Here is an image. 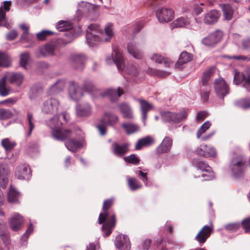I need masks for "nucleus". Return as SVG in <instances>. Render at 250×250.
<instances>
[{
	"label": "nucleus",
	"instance_id": "16",
	"mask_svg": "<svg viewBox=\"0 0 250 250\" xmlns=\"http://www.w3.org/2000/svg\"><path fill=\"white\" fill-rule=\"evenodd\" d=\"M115 245L120 250H129L131 245L128 237L126 235L119 234L115 238Z\"/></svg>",
	"mask_w": 250,
	"mask_h": 250
},
{
	"label": "nucleus",
	"instance_id": "1",
	"mask_svg": "<svg viewBox=\"0 0 250 250\" xmlns=\"http://www.w3.org/2000/svg\"><path fill=\"white\" fill-rule=\"evenodd\" d=\"M86 42L90 47L97 45L100 42H109L113 36L111 24L105 27L104 32L100 37L98 35L100 33L99 27L95 24L89 25L86 30Z\"/></svg>",
	"mask_w": 250,
	"mask_h": 250
},
{
	"label": "nucleus",
	"instance_id": "4",
	"mask_svg": "<svg viewBox=\"0 0 250 250\" xmlns=\"http://www.w3.org/2000/svg\"><path fill=\"white\" fill-rule=\"evenodd\" d=\"M247 167L246 159L241 154L234 155L229 165L231 174L235 178L242 177L247 169Z\"/></svg>",
	"mask_w": 250,
	"mask_h": 250
},
{
	"label": "nucleus",
	"instance_id": "46",
	"mask_svg": "<svg viewBox=\"0 0 250 250\" xmlns=\"http://www.w3.org/2000/svg\"><path fill=\"white\" fill-rule=\"evenodd\" d=\"M213 73V68H210L203 73L200 83V85H202V87L204 86V85H209L208 81Z\"/></svg>",
	"mask_w": 250,
	"mask_h": 250
},
{
	"label": "nucleus",
	"instance_id": "17",
	"mask_svg": "<svg viewBox=\"0 0 250 250\" xmlns=\"http://www.w3.org/2000/svg\"><path fill=\"white\" fill-rule=\"evenodd\" d=\"M15 176L19 179H29L31 173L29 166L25 164L19 165L16 168Z\"/></svg>",
	"mask_w": 250,
	"mask_h": 250
},
{
	"label": "nucleus",
	"instance_id": "31",
	"mask_svg": "<svg viewBox=\"0 0 250 250\" xmlns=\"http://www.w3.org/2000/svg\"><path fill=\"white\" fill-rule=\"evenodd\" d=\"M5 76H7V79L10 83L15 84L18 86L21 84L24 79V76L21 73H8Z\"/></svg>",
	"mask_w": 250,
	"mask_h": 250
},
{
	"label": "nucleus",
	"instance_id": "52",
	"mask_svg": "<svg viewBox=\"0 0 250 250\" xmlns=\"http://www.w3.org/2000/svg\"><path fill=\"white\" fill-rule=\"evenodd\" d=\"M201 86V95L202 100L204 101H207L208 98L209 94L210 92V86L209 85H204V86Z\"/></svg>",
	"mask_w": 250,
	"mask_h": 250
},
{
	"label": "nucleus",
	"instance_id": "15",
	"mask_svg": "<svg viewBox=\"0 0 250 250\" xmlns=\"http://www.w3.org/2000/svg\"><path fill=\"white\" fill-rule=\"evenodd\" d=\"M10 171L5 162L0 163V187L3 189L6 188L10 176Z\"/></svg>",
	"mask_w": 250,
	"mask_h": 250
},
{
	"label": "nucleus",
	"instance_id": "19",
	"mask_svg": "<svg viewBox=\"0 0 250 250\" xmlns=\"http://www.w3.org/2000/svg\"><path fill=\"white\" fill-rule=\"evenodd\" d=\"M58 101L54 98H50L44 102L42 110L46 114H54L57 112Z\"/></svg>",
	"mask_w": 250,
	"mask_h": 250
},
{
	"label": "nucleus",
	"instance_id": "37",
	"mask_svg": "<svg viewBox=\"0 0 250 250\" xmlns=\"http://www.w3.org/2000/svg\"><path fill=\"white\" fill-rule=\"evenodd\" d=\"M65 146L69 150L75 152L77 149L82 147L83 141L82 140L77 141L74 139L68 140L65 142Z\"/></svg>",
	"mask_w": 250,
	"mask_h": 250
},
{
	"label": "nucleus",
	"instance_id": "61",
	"mask_svg": "<svg viewBox=\"0 0 250 250\" xmlns=\"http://www.w3.org/2000/svg\"><path fill=\"white\" fill-rule=\"evenodd\" d=\"M241 225L246 232H250V217L244 219L242 221Z\"/></svg>",
	"mask_w": 250,
	"mask_h": 250
},
{
	"label": "nucleus",
	"instance_id": "40",
	"mask_svg": "<svg viewBox=\"0 0 250 250\" xmlns=\"http://www.w3.org/2000/svg\"><path fill=\"white\" fill-rule=\"evenodd\" d=\"M7 76H4L0 80V95L2 97H5L8 95L10 92L9 86L6 84Z\"/></svg>",
	"mask_w": 250,
	"mask_h": 250
},
{
	"label": "nucleus",
	"instance_id": "18",
	"mask_svg": "<svg viewBox=\"0 0 250 250\" xmlns=\"http://www.w3.org/2000/svg\"><path fill=\"white\" fill-rule=\"evenodd\" d=\"M212 229V224L204 226L196 236V240L200 244H204L210 235Z\"/></svg>",
	"mask_w": 250,
	"mask_h": 250
},
{
	"label": "nucleus",
	"instance_id": "24",
	"mask_svg": "<svg viewBox=\"0 0 250 250\" xmlns=\"http://www.w3.org/2000/svg\"><path fill=\"white\" fill-rule=\"evenodd\" d=\"M83 89L85 92H88L93 99H99V94L97 93V91H101L95 88L92 81L89 80H85L84 81L83 85Z\"/></svg>",
	"mask_w": 250,
	"mask_h": 250
},
{
	"label": "nucleus",
	"instance_id": "23",
	"mask_svg": "<svg viewBox=\"0 0 250 250\" xmlns=\"http://www.w3.org/2000/svg\"><path fill=\"white\" fill-rule=\"evenodd\" d=\"M35 120L33 113L28 111L27 113V118L25 122V129L26 131V135L27 137H29L35 129Z\"/></svg>",
	"mask_w": 250,
	"mask_h": 250
},
{
	"label": "nucleus",
	"instance_id": "14",
	"mask_svg": "<svg viewBox=\"0 0 250 250\" xmlns=\"http://www.w3.org/2000/svg\"><path fill=\"white\" fill-rule=\"evenodd\" d=\"M68 95L71 100L78 101L83 97V93L79 84L71 81L69 83Z\"/></svg>",
	"mask_w": 250,
	"mask_h": 250
},
{
	"label": "nucleus",
	"instance_id": "43",
	"mask_svg": "<svg viewBox=\"0 0 250 250\" xmlns=\"http://www.w3.org/2000/svg\"><path fill=\"white\" fill-rule=\"evenodd\" d=\"M223 15L226 20H230L233 15V10L230 4H223L222 6Z\"/></svg>",
	"mask_w": 250,
	"mask_h": 250
},
{
	"label": "nucleus",
	"instance_id": "32",
	"mask_svg": "<svg viewBox=\"0 0 250 250\" xmlns=\"http://www.w3.org/2000/svg\"><path fill=\"white\" fill-rule=\"evenodd\" d=\"M192 59V55L191 54L186 51H183L180 54L179 59L175 63V67L181 69L183 64L190 62Z\"/></svg>",
	"mask_w": 250,
	"mask_h": 250
},
{
	"label": "nucleus",
	"instance_id": "47",
	"mask_svg": "<svg viewBox=\"0 0 250 250\" xmlns=\"http://www.w3.org/2000/svg\"><path fill=\"white\" fill-rule=\"evenodd\" d=\"M235 104L237 107L243 109L250 108V98H243L235 102Z\"/></svg>",
	"mask_w": 250,
	"mask_h": 250
},
{
	"label": "nucleus",
	"instance_id": "51",
	"mask_svg": "<svg viewBox=\"0 0 250 250\" xmlns=\"http://www.w3.org/2000/svg\"><path fill=\"white\" fill-rule=\"evenodd\" d=\"M125 71L129 74L135 77L137 76L140 72L137 64H132L131 66H127Z\"/></svg>",
	"mask_w": 250,
	"mask_h": 250
},
{
	"label": "nucleus",
	"instance_id": "9",
	"mask_svg": "<svg viewBox=\"0 0 250 250\" xmlns=\"http://www.w3.org/2000/svg\"><path fill=\"white\" fill-rule=\"evenodd\" d=\"M114 57L113 55L107 57L105 61L107 64L114 63L119 71H122L125 67V61L122 52L118 49H114Z\"/></svg>",
	"mask_w": 250,
	"mask_h": 250
},
{
	"label": "nucleus",
	"instance_id": "48",
	"mask_svg": "<svg viewBox=\"0 0 250 250\" xmlns=\"http://www.w3.org/2000/svg\"><path fill=\"white\" fill-rule=\"evenodd\" d=\"M1 144L7 152L12 150L16 146V143L13 141H11L8 138L2 139Z\"/></svg>",
	"mask_w": 250,
	"mask_h": 250
},
{
	"label": "nucleus",
	"instance_id": "30",
	"mask_svg": "<svg viewBox=\"0 0 250 250\" xmlns=\"http://www.w3.org/2000/svg\"><path fill=\"white\" fill-rule=\"evenodd\" d=\"M128 52L131 54L134 58L140 60L143 57L142 51L138 48L136 43L130 42L127 45Z\"/></svg>",
	"mask_w": 250,
	"mask_h": 250
},
{
	"label": "nucleus",
	"instance_id": "12",
	"mask_svg": "<svg viewBox=\"0 0 250 250\" xmlns=\"http://www.w3.org/2000/svg\"><path fill=\"white\" fill-rule=\"evenodd\" d=\"M156 16L160 22H168L173 19L174 12L170 8H162L157 10Z\"/></svg>",
	"mask_w": 250,
	"mask_h": 250
},
{
	"label": "nucleus",
	"instance_id": "36",
	"mask_svg": "<svg viewBox=\"0 0 250 250\" xmlns=\"http://www.w3.org/2000/svg\"><path fill=\"white\" fill-rule=\"evenodd\" d=\"M122 126L128 135L135 133L140 130V127L137 124L131 122L124 123L122 124Z\"/></svg>",
	"mask_w": 250,
	"mask_h": 250
},
{
	"label": "nucleus",
	"instance_id": "33",
	"mask_svg": "<svg viewBox=\"0 0 250 250\" xmlns=\"http://www.w3.org/2000/svg\"><path fill=\"white\" fill-rule=\"evenodd\" d=\"M119 108L123 118L127 119H131L133 118V114L130 106L126 103H123L120 104Z\"/></svg>",
	"mask_w": 250,
	"mask_h": 250
},
{
	"label": "nucleus",
	"instance_id": "8",
	"mask_svg": "<svg viewBox=\"0 0 250 250\" xmlns=\"http://www.w3.org/2000/svg\"><path fill=\"white\" fill-rule=\"evenodd\" d=\"M99 98H107L112 103L116 102L124 93L123 90L120 87L109 88L103 91H97Z\"/></svg>",
	"mask_w": 250,
	"mask_h": 250
},
{
	"label": "nucleus",
	"instance_id": "29",
	"mask_svg": "<svg viewBox=\"0 0 250 250\" xmlns=\"http://www.w3.org/2000/svg\"><path fill=\"white\" fill-rule=\"evenodd\" d=\"M220 15V14L218 10H210L205 15L204 21L206 24H212L218 21Z\"/></svg>",
	"mask_w": 250,
	"mask_h": 250
},
{
	"label": "nucleus",
	"instance_id": "49",
	"mask_svg": "<svg viewBox=\"0 0 250 250\" xmlns=\"http://www.w3.org/2000/svg\"><path fill=\"white\" fill-rule=\"evenodd\" d=\"M201 176L204 178L203 181L211 180L214 178V174L212 171V168L210 167L209 172L205 171V172H201L198 174L194 175L195 178H200Z\"/></svg>",
	"mask_w": 250,
	"mask_h": 250
},
{
	"label": "nucleus",
	"instance_id": "44",
	"mask_svg": "<svg viewBox=\"0 0 250 250\" xmlns=\"http://www.w3.org/2000/svg\"><path fill=\"white\" fill-rule=\"evenodd\" d=\"M153 142L154 139L153 137L150 136H147L138 141L135 146V148L137 150H139L143 146L149 145Z\"/></svg>",
	"mask_w": 250,
	"mask_h": 250
},
{
	"label": "nucleus",
	"instance_id": "41",
	"mask_svg": "<svg viewBox=\"0 0 250 250\" xmlns=\"http://www.w3.org/2000/svg\"><path fill=\"white\" fill-rule=\"evenodd\" d=\"M127 185L129 189L132 191H135L142 188V185L135 178L129 176H126Z\"/></svg>",
	"mask_w": 250,
	"mask_h": 250
},
{
	"label": "nucleus",
	"instance_id": "28",
	"mask_svg": "<svg viewBox=\"0 0 250 250\" xmlns=\"http://www.w3.org/2000/svg\"><path fill=\"white\" fill-rule=\"evenodd\" d=\"M192 165L197 169L198 173L197 174L205 171L209 172L210 170V167L208 165L199 158L194 159L192 161Z\"/></svg>",
	"mask_w": 250,
	"mask_h": 250
},
{
	"label": "nucleus",
	"instance_id": "2",
	"mask_svg": "<svg viewBox=\"0 0 250 250\" xmlns=\"http://www.w3.org/2000/svg\"><path fill=\"white\" fill-rule=\"evenodd\" d=\"M113 202V198H110L104 201L103 206L104 212L101 213L99 217V223L103 224L102 229L106 236L111 233L112 229L115 225V215L113 214L109 217L107 211L108 209L112 205Z\"/></svg>",
	"mask_w": 250,
	"mask_h": 250
},
{
	"label": "nucleus",
	"instance_id": "3",
	"mask_svg": "<svg viewBox=\"0 0 250 250\" xmlns=\"http://www.w3.org/2000/svg\"><path fill=\"white\" fill-rule=\"evenodd\" d=\"M45 124L52 130L51 135L55 140L63 141L73 136V133L69 130L62 129V123L59 119L58 115H53L46 119Z\"/></svg>",
	"mask_w": 250,
	"mask_h": 250
},
{
	"label": "nucleus",
	"instance_id": "7",
	"mask_svg": "<svg viewBox=\"0 0 250 250\" xmlns=\"http://www.w3.org/2000/svg\"><path fill=\"white\" fill-rule=\"evenodd\" d=\"M56 28L58 31H66L64 35L67 39L66 41V43L71 42L78 36V34L72 29V25L69 21L63 20L60 21L57 23Z\"/></svg>",
	"mask_w": 250,
	"mask_h": 250
},
{
	"label": "nucleus",
	"instance_id": "6",
	"mask_svg": "<svg viewBox=\"0 0 250 250\" xmlns=\"http://www.w3.org/2000/svg\"><path fill=\"white\" fill-rule=\"evenodd\" d=\"M161 115L163 121L165 122L178 123L187 118L188 111L185 109L179 113L168 111H163L161 113Z\"/></svg>",
	"mask_w": 250,
	"mask_h": 250
},
{
	"label": "nucleus",
	"instance_id": "26",
	"mask_svg": "<svg viewBox=\"0 0 250 250\" xmlns=\"http://www.w3.org/2000/svg\"><path fill=\"white\" fill-rule=\"evenodd\" d=\"M22 222V217L18 213H15L9 221V226L14 231L20 229Z\"/></svg>",
	"mask_w": 250,
	"mask_h": 250
},
{
	"label": "nucleus",
	"instance_id": "63",
	"mask_svg": "<svg viewBox=\"0 0 250 250\" xmlns=\"http://www.w3.org/2000/svg\"><path fill=\"white\" fill-rule=\"evenodd\" d=\"M164 57L162 55L155 53L153 54L151 57L150 59L158 63H162Z\"/></svg>",
	"mask_w": 250,
	"mask_h": 250
},
{
	"label": "nucleus",
	"instance_id": "42",
	"mask_svg": "<svg viewBox=\"0 0 250 250\" xmlns=\"http://www.w3.org/2000/svg\"><path fill=\"white\" fill-rule=\"evenodd\" d=\"M93 7V4L82 1L78 3L77 11L80 13H87L92 10Z\"/></svg>",
	"mask_w": 250,
	"mask_h": 250
},
{
	"label": "nucleus",
	"instance_id": "59",
	"mask_svg": "<svg viewBox=\"0 0 250 250\" xmlns=\"http://www.w3.org/2000/svg\"><path fill=\"white\" fill-rule=\"evenodd\" d=\"M34 229L33 225L30 223L25 232L21 236V240L24 242L26 241L29 235L32 233Z\"/></svg>",
	"mask_w": 250,
	"mask_h": 250
},
{
	"label": "nucleus",
	"instance_id": "55",
	"mask_svg": "<svg viewBox=\"0 0 250 250\" xmlns=\"http://www.w3.org/2000/svg\"><path fill=\"white\" fill-rule=\"evenodd\" d=\"M210 125L211 123L208 121L204 123L197 132V138L198 139L200 138L201 135L205 132L209 128Z\"/></svg>",
	"mask_w": 250,
	"mask_h": 250
},
{
	"label": "nucleus",
	"instance_id": "56",
	"mask_svg": "<svg viewBox=\"0 0 250 250\" xmlns=\"http://www.w3.org/2000/svg\"><path fill=\"white\" fill-rule=\"evenodd\" d=\"M29 58V54L28 52L21 54L20 56V64L21 67L26 69V64Z\"/></svg>",
	"mask_w": 250,
	"mask_h": 250
},
{
	"label": "nucleus",
	"instance_id": "38",
	"mask_svg": "<svg viewBox=\"0 0 250 250\" xmlns=\"http://www.w3.org/2000/svg\"><path fill=\"white\" fill-rule=\"evenodd\" d=\"M19 196L20 193L12 185H10L7 195L8 202L12 203H18Z\"/></svg>",
	"mask_w": 250,
	"mask_h": 250
},
{
	"label": "nucleus",
	"instance_id": "25",
	"mask_svg": "<svg viewBox=\"0 0 250 250\" xmlns=\"http://www.w3.org/2000/svg\"><path fill=\"white\" fill-rule=\"evenodd\" d=\"M172 139L166 136L164 138L161 144L157 147V151L158 153H167L170 151L172 146Z\"/></svg>",
	"mask_w": 250,
	"mask_h": 250
},
{
	"label": "nucleus",
	"instance_id": "13",
	"mask_svg": "<svg viewBox=\"0 0 250 250\" xmlns=\"http://www.w3.org/2000/svg\"><path fill=\"white\" fill-rule=\"evenodd\" d=\"M86 60V57L83 54H73L70 58L71 66L74 69L81 71L84 67Z\"/></svg>",
	"mask_w": 250,
	"mask_h": 250
},
{
	"label": "nucleus",
	"instance_id": "11",
	"mask_svg": "<svg viewBox=\"0 0 250 250\" xmlns=\"http://www.w3.org/2000/svg\"><path fill=\"white\" fill-rule=\"evenodd\" d=\"M214 89L217 96L221 99H223L229 92V87L223 79L215 80Z\"/></svg>",
	"mask_w": 250,
	"mask_h": 250
},
{
	"label": "nucleus",
	"instance_id": "60",
	"mask_svg": "<svg viewBox=\"0 0 250 250\" xmlns=\"http://www.w3.org/2000/svg\"><path fill=\"white\" fill-rule=\"evenodd\" d=\"M240 227V224L239 223H234L229 224L225 226V229L230 232H233L237 230Z\"/></svg>",
	"mask_w": 250,
	"mask_h": 250
},
{
	"label": "nucleus",
	"instance_id": "35",
	"mask_svg": "<svg viewBox=\"0 0 250 250\" xmlns=\"http://www.w3.org/2000/svg\"><path fill=\"white\" fill-rule=\"evenodd\" d=\"M0 237L6 245L10 243L7 226L2 219H0Z\"/></svg>",
	"mask_w": 250,
	"mask_h": 250
},
{
	"label": "nucleus",
	"instance_id": "62",
	"mask_svg": "<svg viewBox=\"0 0 250 250\" xmlns=\"http://www.w3.org/2000/svg\"><path fill=\"white\" fill-rule=\"evenodd\" d=\"M226 57L229 59H235L238 61H249L250 58L248 56L243 55H233V56H226Z\"/></svg>",
	"mask_w": 250,
	"mask_h": 250
},
{
	"label": "nucleus",
	"instance_id": "5",
	"mask_svg": "<svg viewBox=\"0 0 250 250\" xmlns=\"http://www.w3.org/2000/svg\"><path fill=\"white\" fill-rule=\"evenodd\" d=\"M118 117L112 112H106L97 125V128L101 135H104L107 125L113 126L118 122Z\"/></svg>",
	"mask_w": 250,
	"mask_h": 250
},
{
	"label": "nucleus",
	"instance_id": "45",
	"mask_svg": "<svg viewBox=\"0 0 250 250\" xmlns=\"http://www.w3.org/2000/svg\"><path fill=\"white\" fill-rule=\"evenodd\" d=\"M190 24V21L187 17H180L172 22L173 27H187Z\"/></svg>",
	"mask_w": 250,
	"mask_h": 250
},
{
	"label": "nucleus",
	"instance_id": "58",
	"mask_svg": "<svg viewBox=\"0 0 250 250\" xmlns=\"http://www.w3.org/2000/svg\"><path fill=\"white\" fill-rule=\"evenodd\" d=\"M243 87L250 92V75L242 74Z\"/></svg>",
	"mask_w": 250,
	"mask_h": 250
},
{
	"label": "nucleus",
	"instance_id": "27",
	"mask_svg": "<svg viewBox=\"0 0 250 250\" xmlns=\"http://www.w3.org/2000/svg\"><path fill=\"white\" fill-rule=\"evenodd\" d=\"M55 48L53 45L51 44H46L44 46L40 47L36 52V54L37 57H45L51 55H53L54 53Z\"/></svg>",
	"mask_w": 250,
	"mask_h": 250
},
{
	"label": "nucleus",
	"instance_id": "57",
	"mask_svg": "<svg viewBox=\"0 0 250 250\" xmlns=\"http://www.w3.org/2000/svg\"><path fill=\"white\" fill-rule=\"evenodd\" d=\"M124 160L126 163L133 165H137L139 162V158L134 154H131L128 156L125 157Z\"/></svg>",
	"mask_w": 250,
	"mask_h": 250
},
{
	"label": "nucleus",
	"instance_id": "10",
	"mask_svg": "<svg viewBox=\"0 0 250 250\" xmlns=\"http://www.w3.org/2000/svg\"><path fill=\"white\" fill-rule=\"evenodd\" d=\"M223 37V33L220 30H216L202 40V43L207 46H213L219 43Z\"/></svg>",
	"mask_w": 250,
	"mask_h": 250
},
{
	"label": "nucleus",
	"instance_id": "21",
	"mask_svg": "<svg viewBox=\"0 0 250 250\" xmlns=\"http://www.w3.org/2000/svg\"><path fill=\"white\" fill-rule=\"evenodd\" d=\"M76 112L79 117H88L92 114V106L88 103L79 104L76 106Z\"/></svg>",
	"mask_w": 250,
	"mask_h": 250
},
{
	"label": "nucleus",
	"instance_id": "22",
	"mask_svg": "<svg viewBox=\"0 0 250 250\" xmlns=\"http://www.w3.org/2000/svg\"><path fill=\"white\" fill-rule=\"evenodd\" d=\"M138 101L140 103L142 112V120L144 125L145 126L146 125L147 112L153 108V106L151 104L144 100L139 99Z\"/></svg>",
	"mask_w": 250,
	"mask_h": 250
},
{
	"label": "nucleus",
	"instance_id": "50",
	"mask_svg": "<svg viewBox=\"0 0 250 250\" xmlns=\"http://www.w3.org/2000/svg\"><path fill=\"white\" fill-rule=\"evenodd\" d=\"M10 63L9 56L6 53L0 52V66L8 67Z\"/></svg>",
	"mask_w": 250,
	"mask_h": 250
},
{
	"label": "nucleus",
	"instance_id": "64",
	"mask_svg": "<svg viewBox=\"0 0 250 250\" xmlns=\"http://www.w3.org/2000/svg\"><path fill=\"white\" fill-rule=\"evenodd\" d=\"M18 36V32L15 29H13L6 34V39L8 41H12L16 39Z\"/></svg>",
	"mask_w": 250,
	"mask_h": 250
},
{
	"label": "nucleus",
	"instance_id": "34",
	"mask_svg": "<svg viewBox=\"0 0 250 250\" xmlns=\"http://www.w3.org/2000/svg\"><path fill=\"white\" fill-rule=\"evenodd\" d=\"M112 149L115 155L122 156L128 151V145L126 144L114 143L112 145Z\"/></svg>",
	"mask_w": 250,
	"mask_h": 250
},
{
	"label": "nucleus",
	"instance_id": "39",
	"mask_svg": "<svg viewBox=\"0 0 250 250\" xmlns=\"http://www.w3.org/2000/svg\"><path fill=\"white\" fill-rule=\"evenodd\" d=\"M65 81L64 80H59L50 87L51 94L57 93L63 90L65 86Z\"/></svg>",
	"mask_w": 250,
	"mask_h": 250
},
{
	"label": "nucleus",
	"instance_id": "53",
	"mask_svg": "<svg viewBox=\"0 0 250 250\" xmlns=\"http://www.w3.org/2000/svg\"><path fill=\"white\" fill-rule=\"evenodd\" d=\"M13 113L10 109L0 108V120H6L11 118Z\"/></svg>",
	"mask_w": 250,
	"mask_h": 250
},
{
	"label": "nucleus",
	"instance_id": "20",
	"mask_svg": "<svg viewBox=\"0 0 250 250\" xmlns=\"http://www.w3.org/2000/svg\"><path fill=\"white\" fill-rule=\"evenodd\" d=\"M196 152L198 155L206 158L214 157L216 154V150L213 147L205 144L201 145Z\"/></svg>",
	"mask_w": 250,
	"mask_h": 250
},
{
	"label": "nucleus",
	"instance_id": "54",
	"mask_svg": "<svg viewBox=\"0 0 250 250\" xmlns=\"http://www.w3.org/2000/svg\"><path fill=\"white\" fill-rule=\"evenodd\" d=\"M54 33L50 30H42L36 34V37L39 41H43L49 36L53 34Z\"/></svg>",
	"mask_w": 250,
	"mask_h": 250
}]
</instances>
